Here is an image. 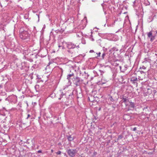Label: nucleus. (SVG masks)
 Segmentation results:
<instances>
[{
  "label": "nucleus",
  "instance_id": "7ed1b4c3",
  "mask_svg": "<svg viewBox=\"0 0 157 157\" xmlns=\"http://www.w3.org/2000/svg\"><path fill=\"white\" fill-rule=\"evenodd\" d=\"M77 151L76 149H69L66 151L68 155L71 157H74Z\"/></svg>",
  "mask_w": 157,
  "mask_h": 157
},
{
  "label": "nucleus",
  "instance_id": "ea45409f",
  "mask_svg": "<svg viewBox=\"0 0 157 157\" xmlns=\"http://www.w3.org/2000/svg\"><path fill=\"white\" fill-rule=\"evenodd\" d=\"M92 32H91V37H92Z\"/></svg>",
  "mask_w": 157,
  "mask_h": 157
},
{
  "label": "nucleus",
  "instance_id": "b1692460",
  "mask_svg": "<svg viewBox=\"0 0 157 157\" xmlns=\"http://www.w3.org/2000/svg\"><path fill=\"white\" fill-rule=\"evenodd\" d=\"M110 100L111 101H114V99L112 97H111L109 98Z\"/></svg>",
  "mask_w": 157,
  "mask_h": 157
},
{
  "label": "nucleus",
  "instance_id": "c85d7f7f",
  "mask_svg": "<svg viewBox=\"0 0 157 157\" xmlns=\"http://www.w3.org/2000/svg\"><path fill=\"white\" fill-rule=\"evenodd\" d=\"M156 92H157V91L155 90H153V94H154V95L156 93Z\"/></svg>",
  "mask_w": 157,
  "mask_h": 157
},
{
  "label": "nucleus",
  "instance_id": "2eb2a0df",
  "mask_svg": "<svg viewBox=\"0 0 157 157\" xmlns=\"http://www.w3.org/2000/svg\"><path fill=\"white\" fill-rule=\"evenodd\" d=\"M130 107L131 108H134L135 107V105L133 102H130Z\"/></svg>",
  "mask_w": 157,
  "mask_h": 157
},
{
  "label": "nucleus",
  "instance_id": "4468645a",
  "mask_svg": "<svg viewBox=\"0 0 157 157\" xmlns=\"http://www.w3.org/2000/svg\"><path fill=\"white\" fill-rule=\"evenodd\" d=\"M98 71L99 72L100 74V75L102 77V78H103V75L105 73V71H104L100 70H99Z\"/></svg>",
  "mask_w": 157,
  "mask_h": 157
},
{
  "label": "nucleus",
  "instance_id": "9b49d317",
  "mask_svg": "<svg viewBox=\"0 0 157 157\" xmlns=\"http://www.w3.org/2000/svg\"><path fill=\"white\" fill-rule=\"evenodd\" d=\"M74 74L73 73H72L71 74H69L67 75V79L69 80V82L71 83L70 79H71V78L72 77H74Z\"/></svg>",
  "mask_w": 157,
  "mask_h": 157
},
{
  "label": "nucleus",
  "instance_id": "5701e85b",
  "mask_svg": "<svg viewBox=\"0 0 157 157\" xmlns=\"http://www.w3.org/2000/svg\"><path fill=\"white\" fill-rule=\"evenodd\" d=\"M39 87V85H36L35 86V88L36 89V90H37V89H38Z\"/></svg>",
  "mask_w": 157,
  "mask_h": 157
},
{
  "label": "nucleus",
  "instance_id": "f8f14e48",
  "mask_svg": "<svg viewBox=\"0 0 157 157\" xmlns=\"http://www.w3.org/2000/svg\"><path fill=\"white\" fill-rule=\"evenodd\" d=\"M122 99L123 102L125 103L126 106H127L128 104H127V101H129V100L126 97H123Z\"/></svg>",
  "mask_w": 157,
  "mask_h": 157
},
{
  "label": "nucleus",
  "instance_id": "a878e982",
  "mask_svg": "<svg viewBox=\"0 0 157 157\" xmlns=\"http://www.w3.org/2000/svg\"><path fill=\"white\" fill-rule=\"evenodd\" d=\"M140 68H142L144 69H146V67L144 66H143L142 67Z\"/></svg>",
  "mask_w": 157,
  "mask_h": 157
},
{
  "label": "nucleus",
  "instance_id": "6ab92c4d",
  "mask_svg": "<svg viewBox=\"0 0 157 157\" xmlns=\"http://www.w3.org/2000/svg\"><path fill=\"white\" fill-rule=\"evenodd\" d=\"M112 50L113 51H118V50L117 48L116 47H113L112 48Z\"/></svg>",
  "mask_w": 157,
  "mask_h": 157
},
{
  "label": "nucleus",
  "instance_id": "6e6552de",
  "mask_svg": "<svg viewBox=\"0 0 157 157\" xmlns=\"http://www.w3.org/2000/svg\"><path fill=\"white\" fill-rule=\"evenodd\" d=\"M148 37L150 38V41L152 42L155 39V36L152 35V33L151 31H150L147 33Z\"/></svg>",
  "mask_w": 157,
  "mask_h": 157
},
{
  "label": "nucleus",
  "instance_id": "cd10ccee",
  "mask_svg": "<svg viewBox=\"0 0 157 157\" xmlns=\"http://www.w3.org/2000/svg\"><path fill=\"white\" fill-rule=\"evenodd\" d=\"M121 78L122 79V82H123V81L124 80V78L122 76H121Z\"/></svg>",
  "mask_w": 157,
  "mask_h": 157
},
{
  "label": "nucleus",
  "instance_id": "393cba45",
  "mask_svg": "<svg viewBox=\"0 0 157 157\" xmlns=\"http://www.w3.org/2000/svg\"><path fill=\"white\" fill-rule=\"evenodd\" d=\"M61 153V151H58L56 152V154L57 155H60Z\"/></svg>",
  "mask_w": 157,
  "mask_h": 157
},
{
  "label": "nucleus",
  "instance_id": "dca6fc26",
  "mask_svg": "<svg viewBox=\"0 0 157 157\" xmlns=\"http://www.w3.org/2000/svg\"><path fill=\"white\" fill-rule=\"evenodd\" d=\"M26 143L28 144V146L31 144V140L30 141L28 139L26 142Z\"/></svg>",
  "mask_w": 157,
  "mask_h": 157
},
{
  "label": "nucleus",
  "instance_id": "f3484780",
  "mask_svg": "<svg viewBox=\"0 0 157 157\" xmlns=\"http://www.w3.org/2000/svg\"><path fill=\"white\" fill-rule=\"evenodd\" d=\"M73 92H71L70 94H69V95H67V96H69V97H71V98L70 97L69 98H71V99H73Z\"/></svg>",
  "mask_w": 157,
  "mask_h": 157
},
{
  "label": "nucleus",
  "instance_id": "49530a36",
  "mask_svg": "<svg viewBox=\"0 0 157 157\" xmlns=\"http://www.w3.org/2000/svg\"><path fill=\"white\" fill-rule=\"evenodd\" d=\"M51 151H52H52H53V150H51Z\"/></svg>",
  "mask_w": 157,
  "mask_h": 157
},
{
  "label": "nucleus",
  "instance_id": "423d86ee",
  "mask_svg": "<svg viewBox=\"0 0 157 157\" xmlns=\"http://www.w3.org/2000/svg\"><path fill=\"white\" fill-rule=\"evenodd\" d=\"M67 44V47L68 49H73L76 48V47H78V48H79V45H78L76 46L74 44L72 43L71 42H68L66 43Z\"/></svg>",
  "mask_w": 157,
  "mask_h": 157
},
{
  "label": "nucleus",
  "instance_id": "a211bd4d",
  "mask_svg": "<svg viewBox=\"0 0 157 157\" xmlns=\"http://www.w3.org/2000/svg\"><path fill=\"white\" fill-rule=\"evenodd\" d=\"M123 135H119L118 136V138L117 139V141H118V140H121V139H122L123 138Z\"/></svg>",
  "mask_w": 157,
  "mask_h": 157
},
{
  "label": "nucleus",
  "instance_id": "e433bc0d",
  "mask_svg": "<svg viewBox=\"0 0 157 157\" xmlns=\"http://www.w3.org/2000/svg\"><path fill=\"white\" fill-rule=\"evenodd\" d=\"M39 146H37V147L36 148H37V149H39Z\"/></svg>",
  "mask_w": 157,
  "mask_h": 157
},
{
  "label": "nucleus",
  "instance_id": "4c0bfd02",
  "mask_svg": "<svg viewBox=\"0 0 157 157\" xmlns=\"http://www.w3.org/2000/svg\"><path fill=\"white\" fill-rule=\"evenodd\" d=\"M141 73H144V72L143 71H141Z\"/></svg>",
  "mask_w": 157,
  "mask_h": 157
},
{
  "label": "nucleus",
  "instance_id": "58836bf2",
  "mask_svg": "<svg viewBox=\"0 0 157 157\" xmlns=\"http://www.w3.org/2000/svg\"><path fill=\"white\" fill-rule=\"evenodd\" d=\"M145 59V60H145V61H144V62H145L146 61H147V59Z\"/></svg>",
  "mask_w": 157,
  "mask_h": 157
},
{
  "label": "nucleus",
  "instance_id": "7c9ffc66",
  "mask_svg": "<svg viewBox=\"0 0 157 157\" xmlns=\"http://www.w3.org/2000/svg\"><path fill=\"white\" fill-rule=\"evenodd\" d=\"M136 130V127H134L133 129V131H135Z\"/></svg>",
  "mask_w": 157,
  "mask_h": 157
},
{
  "label": "nucleus",
  "instance_id": "0eeeda50",
  "mask_svg": "<svg viewBox=\"0 0 157 157\" xmlns=\"http://www.w3.org/2000/svg\"><path fill=\"white\" fill-rule=\"evenodd\" d=\"M22 67L21 68V69H25V70H27L29 68V65L26 62H24L21 63Z\"/></svg>",
  "mask_w": 157,
  "mask_h": 157
},
{
  "label": "nucleus",
  "instance_id": "a18cd8bd",
  "mask_svg": "<svg viewBox=\"0 0 157 157\" xmlns=\"http://www.w3.org/2000/svg\"><path fill=\"white\" fill-rule=\"evenodd\" d=\"M60 47V46L59 45V47Z\"/></svg>",
  "mask_w": 157,
  "mask_h": 157
},
{
  "label": "nucleus",
  "instance_id": "79ce46f5",
  "mask_svg": "<svg viewBox=\"0 0 157 157\" xmlns=\"http://www.w3.org/2000/svg\"><path fill=\"white\" fill-rule=\"evenodd\" d=\"M121 51H122V49H121L120 50V52H121Z\"/></svg>",
  "mask_w": 157,
  "mask_h": 157
},
{
  "label": "nucleus",
  "instance_id": "a19ab883",
  "mask_svg": "<svg viewBox=\"0 0 157 157\" xmlns=\"http://www.w3.org/2000/svg\"><path fill=\"white\" fill-rule=\"evenodd\" d=\"M120 70H121V66H120Z\"/></svg>",
  "mask_w": 157,
  "mask_h": 157
},
{
  "label": "nucleus",
  "instance_id": "c756f323",
  "mask_svg": "<svg viewBox=\"0 0 157 157\" xmlns=\"http://www.w3.org/2000/svg\"><path fill=\"white\" fill-rule=\"evenodd\" d=\"M97 54L98 55V56L99 57L100 56L101 53L99 52L98 53H97Z\"/></svg>",
  "mask_w": 157,
  "mask_h": 157
},
{
  "label": "nucleus",
  "instance_id": "1a4fd4ad",
  "mask_svg": "<svg viewBox=\"0 0 157 157\" xmlns=\"http://www.w3.org/2000/svg\"><path fill=\"white\" fill-rule=\"evenodd\" d=\"M31 144L30 145H29L28 148H31L32 149H35V145L34 143V141L33 139H32L31 140Z\"/></svg>",
  "mask_w": 157,
  "mask_h": 157
},
{
  "label": "nucleus",
  "instance_id": "c9c22d12",
  "mask_svg": "<svg viewBox=\"0 0 157 157\" xmlns=\"http://www.w3.org/2000/svg\"><path fill=\"white\" fill-rule=\"evenodd\" d=\"M91 38V40L92 41H94V39L93 38Z\"/></svg>",
  "mask_w": 157,
  "mask_h": 157
},
{
  "label": "nucleus",
  "instance_id": "aec40b11",
  "mask_svg": "<svg viewBox=\"0 0 157 157\" xmlns=\"http://www.w3.org/2000/svg\"><path fill=\"white\" fill-rule=\"evenodd\" d=\"M31 118V119H32V116L29 114H28L27 115V117L26 118V119H28L29 118Z\"/></svg>",
  "mask_w": 157,
  "mask_h": 157
},
{
  "label": "nucleus",
  "instance_id": "20e7f679",
  "mask_svg": "<svg viewBox=\"0 0 157 157\" xmlns=\"http://www.w3.org/2000/svg\"><path fill=\"white\" fill-rule=\"evenodd\" d=\"M67 94L63 92L62 91L59 92V99L60 100L62 99V101L63 102H66L67 99Z\"/></svg>",
  "mask_w": 157,
  "mask_h": 157
},
{
  "label": "nucleus",
  "instance_id": "412c9836",
  "mask_svg": "<svg viewBox=\"0 0 157 157\" xmlns=\"http://www.w3.org/2000/svg\"><path fill=\"white\" fill-rule=\"evenodd\" d=\"M93 73H94L95 74H97L96 75H95V76H98V73H97V72L96 71H93Z\"/></svg>",
  "mask_w": 157,
  "mask_h": 157
},
{
  "label": "nucleus",
  "instance_id": "37998d69",
  "mask_svg": "<svg viewBox=\"0 0 157 157\" xmlns=\"http://www.w3.org/2000/svg\"><path fill=\"white\" fill-rule=\"evenodd\" d=\"M68 52H70V50H68Z\"/></svg>",
  "mask_w": 157,
  "mask_h": 157
},
{
  "label": "nucleus",
  "instance_id": "473e14b6",
  "mask_svg": "<svg viewBox=\"0 0 157 157\" xmlns=\"http://www.w3.org/2000/svg\"><path fill=\"white\" fill-rule=\"evenodd\" d=\"M94 52V51L93 50H90V52L92 53Z\"/></svg>",
  "mask_w": 157,
  "mask_h": 157
},
{
  "label": "nucleus",
  "instance_id": "bb28decb",
  "mask_svg": "<svg viewBox=\"0 0 157 157\" xmlns=\"http://www.w3.org/2000/svg\"><path fill=\"white\" fill-rule=\"evenodd\" d=\"M97 154V152H94L93 153V156H95Z\"/></svg>",
  "mask_w": 157,
  "mask_h": 157
},
{
  "label": "nucleus",
  "instance_id": "c03bdc74",
  "mask_svg": "<svg viewBox=\"0 0 157 157\" xmlns=\"http://www.w3.org/2000/svg\"><path fill=\"white\" fill-rule=\"evenodd\" d=\"M50 63H48V65H47V66H48V65H49V64H50Z\"/></svg>",
  "mask_w": 157,
  "mask_h": 157
},
{
  "label": "nucleus",
  "instance_id": "2f4dec72",
  "mask_svg": "<svg viewBox=\"0 0 157 157\" xmlns=\"http://www.w3.org/2000/svg\"><path fill=\"white\" fill-rule=\"evenodd\" d=\"M37 152L38 153H42V151L40 150H39L38 151H37Z\"/></svg>",
  "mask_w": 157,
  "mask_h": 157
},
{
  "label": "nucleus",
  "instance_id": "72a5a7b5",
  "mask_svg": "<svg viewBox=\"0 0 157 157\" xmlns=\"http://www.w3.org/2000/svg\"><path fill=\"white\" fill-rule=\"evenodd\" d=\"M78 56V54H76V55H75V56H73L74 57H75Z\"/></svg>",
  "mask_w": 157,
  "mask_h": 157
},
{
  "label": "nucleus",
  "instance_id": "4be33fe9",
  "mask_svg": "<svg viewBox=\"0 0 157 157\" xmlns=\"http://www.w3.org/2000/svg\"><path fill=\"white\" fill-rule=\"evenodd\" d=\"M105 55V53H103L102 55V59H104V57Z\"/></svg>",
  "mask_w": 157,
  "mask_h": 157
},
{
  "label": "nucleus",
  "instance_id": "39448f33",
  "mask_svg": "<svg viewBox=\"0 0 157 157\" xmlns=\"http://www.w3.org/2000/svg\"><path fill=\"white\" fill-rule=\"evenodd\" d=\"M8 100L10 102L16 103L17 101V97L15 95H12L9 97Z\"/></svg>",
  "mask_w": 157,
  "mask_h": 157
},
{
  "label": "nucleus",
  "instance_id": "de8ad7c7",
  "mask_svg": "<svg viewBox=\"0 0 157 157\" xmlns=\"http://www.w3.org/2000/svg\"><path fill=\"white\" fill-rule=\"evenodd\" d=\"M1 101V99H0V101Z\"/></svg>",
  "mask_w": 157,
  "mask_h": 157
},
{
  "label": "nucleus",
  "instance_id": "ddd939ff",
  "mask_svg": "<svg viewBox=\"0 0 157 157\" xmlns=\"http://www.w3.org/2000/svg\"><path fill=\"white\" fill-rule=\"evenodd\" d=\"M137 78L136 77H132L130 79V81L132 82V83H135V82L137 81Z\"/></svg>",
  "mask_w": 157,
  "mask_h": 157
},
{
  "label": "nucleus",
  "instance_id": "f03ea898",
  "mask_svg": "<svg viewBox=\"0 0 157 157\" xmlns=\"http://www.w3.org/2000/svg\"><path fill=\"white\" fill-rule=\"evenodd\" d=\"M72 79L73 84L76 86H80L83 81L82 79L78 77H73Z\"/></svg>",
  "mask_w": 157,
  "mask_h": 157
},
{
  "label": "nucleus",
  "instance_id": "9d476101",
  "mask_svg": "<svg viewBox=\"0 0 157 157\" xmlns=\"http://www.w3.org/2000/svg\"><path fill=\"white\" fill-rule=\"evenodd\" d=\"M67 139L68 140L70 141H71L73 140L75 138V136H73L72 137L70 135H67Z\"/></svg>",
  "mask_w": 157,
  "mask_h": 157
},
{
  "label": "nucleus",
  "instance_id": "f704fd0d",
  "mask_svg": "<svg viewBox=\"0 0 157 157\" xmlns=\"http://www.w3.org/2000/svg\"><path fill=\"white\" fill-rule=\"evenodd\" d=\"M136 0L134 1L133 2V5H135V3H136Z\"/></svg>",
  "mask_w": 157,
  "mask_h": 157
},
{
  "label": "nucleus",
  "instance_id": "f257e3e1",
  "mask_svg": "<svg viewBox=\"0 0 157 157\" xmlns=\"http://www.w3.org/2000/svg\"><path fill=\"white\" fill-rule=\"evenodd\" d=\"M23 29L21 28L20 29V37L23 40H25L29 38V34L27 31H22Z\"/></svg>",
  "mask_w": 157,
  "mask_h": 157
},
{
  "label": "nucleus",
  "instance_id": "09e8293b",
  "mask_svg": "<svg viewBox=\"0 0 157 157\" xmlns=\"http://www.w3.org/2000/svg\"><path fill=\"white\" fill-rule=\"evenodd\" d=\"M0 87H1V86L0 85Z\"/></svg>",
  "mask_w": 157,
  "mask_h": 157
}]
</instances>
